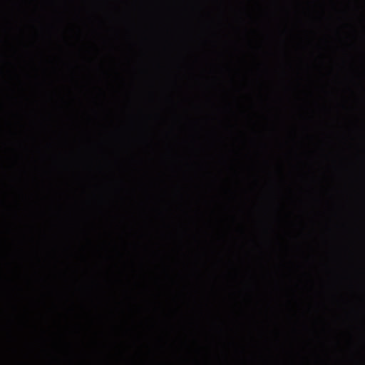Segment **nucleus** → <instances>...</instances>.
<instances>
[{
    "label": "nucleus",
    "mask_w": 365,
    "mask_h": 365,
    "mask_svg": "<svg viewBox=\"0 0 365 365\" xmlns=\"http://www.w3.org/2000/svg\"><path fill=\"white\" fill-rule=\"evenodd\" d=\"M160 253H163V242H160Z\"/></svg>",
    "instance_id": "nucleus-1"
},
{
    "label": "nucleus",
    "mask_w": 365,
    "mask_h": 365,
    "mask_svg": "<svg viewBox=\"0 0 365 365\" xmlns=\"http://www.w3.org/2000/svg\"><path fill=\"white\" fill-rule=\"evenodd\" d=\"M160 253H163V242H160Z\"/></svg>",
    "instance_id": "nucleus-2"
},
{
    "label": "nucleus",
    "mask_w": 365,
    "mask_h": 365,
    "mask_svg": "<svg viewBox=\"0 0 365 365\" xmlns=\"http://www.w3.org/2000/svg\"><path fill=\"white\" fill-rule=\"evenodd\" d=\"M160 253H163V242H160Z\"/></svg>",
    "instance_id": "nucleus-3"
},
{
    "label": "nucleus",
    "mask_w": 365,
    "mask_h": 365,
    "mask_svg": "<svg viewBox=\"0 0 365 365\" xmlns=\"http://www.w3.org/2000/svg\"><path fill=\"white\" fill-rule=\"evenodd\" d=\"M160 253H163V242H160Z\"/></svg>",
    "instance_id": "nucleus-4"
},
{
    "label": "nucleus",
    "mask_w": 365,
    "mask_h": 365,
    "mask_svg": "<svg viewBox=\"0 0 365 365\" xmlns=\"http://www.w3.org/2000/svg\"><path fill=\"white\" fill-rule=\"evenodd\" d=\"M160 253H163V242H160Z\"/></svg>",
    "instance_id": "nucleus-5"
},
{
    "label": "nucleus",
    "mask_w": 365,
    "mask_h": 365,
    "mask_svg": "<svg viewBox=\"0 0 365 365\" xmlns=\"http://www.w3.org/2000/svg\"><path fill=\"white\" fill-rule=\"evenodd\" d=\"M160 253H163V242H160Z\"/></svg>",
    "instance_id": "nucleus-6"
},
{
    "label": "nucleus",
    "mask_w": 365,
    "mask_h": 365,
    "mask_svg": "<svg viewBox=\"0 0 365 365\" xmlns=\"http://www.w3.org/2000/svg\"><path fill=\"white\" fill-rule=\"evenodd\" d=\"M160 253H163V242H160Z\"/></svg>",
    "instance_id": "nucleus-7"
},
{
    "label": "nucleus",
    "mask_w": 365,
    "mask_h": 365,
    "mask_svg": "<svg viewBox=\"0 0 365 365\" xmlns=\"http://www.w3.org/2000/svg\"><path fill=\"white\" fill-rule=\"evenodd\" d=\"M160 330H163V322H160Z\"/></svg>",
    "instance_id": "nucleus-8"
},
{
    "label": "nucleus",
    "mask_w": 365,
    "mask_h": 365,
    "mask_svg": "<svg viewBox=\"0 0 365 365\" xmlns=\"http://www.w3.org/2000/svg\"><path fill=\"white\" fill-rule=\"evenodd\" d=\"M160 330H163V322H160Z\"/></svg>",
    "instance_id": "nucleus-9"
},
{
    "label": "nucleus",
    "mask_w": 365,
    "mask_h": 365,
    "mask_svg": "<svg viewBox=\"0 0 365 365\" xmlns=\"http://www.w3.org/2000/svg\"><path fill=\"white\" fill-rule=\"evenodd\" d=\"M160 330H163V322H160Z\"/></svg>",
    "instance_id": "nucleus-10"
},
{
    "label": "nucleus",
    "mask_w": 365,
    "mask_h": 365,
    "mask_svg": "<svg viewBox=\"0 0 365 365\" xmlns=\"http://www.w3.org/2000/svg\"><path fill=\"white\" fill-rule=\"evenodd\" d=\"M160 330H163V322H160Z\"/></svg>",
    "instance_id": "nucleus-11"
},
{
    "label": "nucleus",
    "mask_w": 365,
    "mask_h": 365,
    "mask_svg": "<svg viewBox=\"0 0 365 365\" xmlns=\"http://www.w3.org/2000/svg\"><path fill=\"white\" fill-rule=\"evenodd\" d=\"M160 330H163V322H160Z\"/></svg>",
    "instance_id": "nucleus-12"
},
{
    "label": "nucleus",
    "mask_w": 365,
    "mask_h": 365,
    "mask_svg": "<svg viewBox=\"0 0 365 365\" xmlns=\"http://www.w3.org/2000/svg\"><path fill=\"white\" fill-rule=\"evenodd\" d=\"M160 361H161V362L163 361V359H160Z\"/></svg>",
    "instance_id": "nucleus-13"
}]
</instances>
